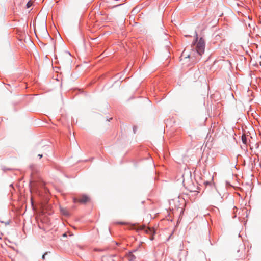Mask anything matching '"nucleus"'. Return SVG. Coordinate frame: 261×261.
<instances>
[{
    "mask_svg": "<svg viewBox=\"0 0 261 261\" xmlns=\"http://www.w3.org/2000/svg\"><path fill=\"white\" fill-rule=\"evenodd\" d=\"M119 224H124L125 223H122V222H120V223H119Z\"/></svg>",
    "mask_w": 261,
    "mask_h": 261,
    "instance_id": "4468645a",
    "label": "nucleus"
},
{
    "mask_svg": "<svg viewBox=\"0 0 261 261\" xmlns=\"http://www.w3.org/2000/svg\"><path fill=\"white\" fill-rule=\"evenodd\" d=\"M78 200H79V199H77V198H73V202L74 203L79 202Z\"/></svg>",
    "mask_w": 261,
    "mask_h": 261,
    "instance_id": "1a4fd4ad",
    "label": "nucleus"
},
{
    "mask_svg": "<svg viewBox=\"0 0 261 261\" xmlns=\"http://www.w3.org/2000/svg\"><path fill=\"white\" fill-rule=\"evenodd\" d=\"M60 211L64 215H68V213L67 211L65 208L61 207L60 208Z\"/></svg>",
    "mask_w": 261,
    "mask_h": 261,
    "instance_id": "423d86ee",
    "label": "nucleus"
},
{
    "mask_svg": "<svg viewBox=\"0 0 261 261\" xmlns=\"http://www.w3.org/2000/svg\"><path fill=\"white\" fill-rule=\"evenodd\" d=\"M47 254V252H46V253H45L42 255V259H45V255H46Z\"/></svg>",
    "mask_w": 261,
    "mask_h": 261,
    "instance_id": "9d476101",
    "label": "nucleus"
},
{
    "mask_svg": "<svg viewBox=\"0 0 261 261\" xmlns=\"http://www.w3.org/2000/svg\"><path fill=\"white\" fill-rule=\"evenodd\" d=\"M193 56L192 54H190V55L187 54V53L186 52V50H184L181 54V56L180 57L181 58L180 61L182 62L183 64H186L187 60L189 58H192Z\"/></svg>",
    "mask_w": 261,
    "mask_h": 261,
    "instance_id": "7ed1b4c3",
    "label": "nucleus"
},
{
    "mask_svg": "<svg viewBox=\"0 0 261 261\" xmlns=\"http://www.w3.org/2000/svg\"><path fill=\"white\" fill-rule=\"evenodd\" d=\"M153 237H151V238H150V239H151V240H153Z\"/></svg>",
    "mask_w": 261,
    "mask_h": 261,
    "instance_id": "dca6fc26",
    "label": "nucleus"
},
{
    "mask_svg": "<svg viewBox=\"0 0 261 261\" xmlns=\"http://www.w3.org/2000/svg\"><path fill=\"white\" fill-rule=\"evenodd\" d=\"M63 237H66V236H67L66 233H64V234H63Z\"/></svg>",
    "mask_w": 261,
    "mask_h": 261,
    "instance_id": "ddd939ff",
    "label": "nucleus"
},
{
    "mask_svg": "<svg viewBox=\"0 0 261 261\" xmlns=\"http://www.w3.org/2000/svg\"><path fill=\"white\" fill-rule=\"evenodd\" d=\"M128 261H136V257L132 252H129L126 256Z\"/></svg>",
    "mask_w": 261,
    "mask_h": 261,
    "instance_id": "39448f33",
    "label": "nucleus"
},
{
    "mask_svg": "<svg viewBox=\"0 0 261 261\" xmlns=\"http://www.w3.org/2000/svg\"><path fill=\"white\" fill-rule=\"evenodd\" d=\"M242 140L243 143L246 144H247V138L245 135H243L242 136Z\"/></svg>",
    "mask_w": 261,
    "mask_h": 261,
    "instance_id": "0eeeda50",
    "label": "nucleus"
},
{
    "mask_svg": "<svg viewBox=\"0 0 261 261\" xmlns=\"http://www.w3.org/2000/svg\"><path fill=\"white\" fill-rule=\"evenodd\" d=\"M133 229H135L137 230H144L146 233L148 234H153L154 233V231L153 229L149 227H146L145 226L143 225L138 227L137 228L136 227H134Z\"/></svg>",
    "mask_w": 261,
    "mask_h": 261,
    "instance_id": "f03ea898",
    "label": "nucleus"
},
{
    "mask_svg": "<svg viewBox=\"0 0 261 261\" xmlns=\"http://www.w3.org/2000/svg\"><path fill=\"white\" fill-rule=\"evenodd\" d=\"M42 156H43V155H42V154H38V156H39L40 159H41V158H42Z\"/></svg>",
    "mask_w": 261,
    "mask_h": 261,
    "instance_id": "f8f14e48",
    "label": "nucleus"
},
{
    "mask_svg": "<svg viewBox=\"0 0 261 261\" xmlns=\"http://www.w3.org/2000/svg\"><path fill=\"white\" fill-rule=\"evenodd\" d=\"M90 199L88 195H83L81 196V198L79 199L78 202L81 203L85 204L90 202Z\"/></svg>",
    "mask_w": 261,
    "mask_h": 261,
    "instance_id": "20e7f679",
    "label": "nucleus"
},
{
    "mask_svg": "<svg viewBox=\"0 0 261 261\" xmlns=\"http://www.w3.org/2000/svg\"><path fill=\"white\" fill-rule=\"evenodd\" d=\"M204 41L202 38H201L196 44V52L199 56H201L202 54L204 52Z\"/></svg>",
    "mask_w": 261,
    "mask_h": 261,
    "instance_id": "f257e3e1",
    "label": "nucleus"
},
{
    "mask_svg": "<svg viewBox=\"0 0 261 261\" xmlns=\"http://www.w3.org/2000/svg\"><path fill=\"white\" fill-rule=\"evenodd\" d=\"M43 30H44V31H46V28H45V27H44V28H43Z\"/></svg>",
    "mask_w": 261,
    "mask_h": 261,
    "instance_id": "2eb2a0df",
    "label": "nucleus"
},
{
    "mask_svg": "<svg viewBox=\"0 0 261 261\" xmlns=\"http://www.w3.org/2000/svg\"><path fill=\"white\" fill-rule=\"evenodd\" d=\"M66 55L67 56L68 58H69L70 54L69 53H66Z\"/></svg>",
    "mask_w": 261,
    "mask_h": 261,
    "instance_id": "9b49d317",
    "label": "nucleus"
},
{
    "mask_svg": "<svg viewBox=\"0 0 261 261\" xmlns=\"http://www.w3.org/2000/svg\"><path fill=\"white\" fill-rule=\"evenodd\" d=\"M33 4V2L32 1H29L27 4V7L28 8H30Z\"/></svg>",
    "mask_w": 261,
    "mask_h": 261,
    "instance_id": "6e6552de",
    "label": "nucleus"
}]
</instances>
